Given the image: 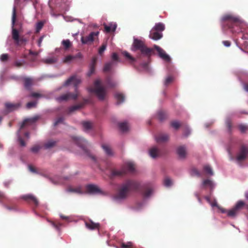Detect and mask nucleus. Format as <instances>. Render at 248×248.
Masks as SVG:
<instances>
[{"mask_svg": "<svg viewBox=\"0 0 248 248\" xmlns=\"http://www.w3.org/2000/svg\"><path fill=\"white\" fill-rule=\"evenodd\" d=\"M56 141L49 140L44 144V147L45 149H51L56 145Z\"/></svg>", "mask_w": 248, "mask_h": 248, "instance_id": "nucleus-31", "label": "nucleus"}, {"mask_svg": "<svg viewBox=\"0 0 248 248\" xmlns=\"http://www.w3.org/2000/svg\"><path fill=\"white\" fill-rule=\"evenodd\" d=\"M81 79L79 78H77V76L75 75L70 77L65 81L64 83V86H68L71 82H73L74 85L75 87V93H72L68 92L66 93L62 94L61 95L57 97L56 98V100L59 102L66 101L69 100H77L78 96H79V93L78 91V86L81 83Z\"/></svg>", "mask_w": 248, "mask_h": 248, "instance_id": "nucleus-2", "label": "nucleus"}, {"mask_svg": "<svg viewBox=\"0 0 248 248\" xmlns=\"http://www.w3.org/2000/svg\"><path fill=\"white\" fill-rule=\"evenodd\" d=\"M88 91L90 93H95L99 100H104L107 95V91L106 89L102 86L101 81L99 79H96L94 82L93 87H89Z\"/></svg>", "mask_w": 248, "mask_h": 248, "instance_id": "nucleus-6", "label": "nucleus"}, {"mask_svg": "<svg viewBox=\"0 0 248 248\" xmlns=\"http://www.w3.org/2000/svg\"><path fill=\"white\" fill-rule=\"evenodd\" d=\"M64 118L63 117H60L57 118L54 123V125L56 126L60 124H63Z\"/></svg>", "mask_w": 248, "mask_h": 248, "instance_id": "nucleus-48", "label": "nucleus"}, {"mask_svg": "<svg viewBox=\"0 0 248 248\" xmlns=\"http://www.w3.org/2000/svg\"><path fill=\"white\" fill-rule=\"evenodd\" d=\"M112 59L114 61L118 60V56L116 53H113L112 55Z\"/></svg>", "mask_w": 248, "mask_h": 248, "instance_id": "nucleus-63", "label": "nucleus"}, {"mask_svg": "<svg viewBox=\"0 0 248 248\" xmlns=\"http://www.w3.org/2000/svg\"><path fill=\"white\" fill-rule=\"evenodd\" d=\"M132 246V243L131 242H128L127 244H124L123 243L122 244V248H131Z\"/></svg>", "mask_w": 248, "mask_h": 248, "instance_id": "nucleus-58", "label": "nucleus"}, {"mask_svg": "<svg viewBox=\"0 0 248 248\" xmlns=\"http://www.w3.org/2000/svg\"><path fill=\"white\" fill-rule=\"evenodd\" d=\"M126 171L124 170H112L111 171V175L112 177L115 176H122L125 175Z\"/></svg>", "mask_w": 248, "mask_h": 248, "instance_id": "nucleus-23", "label": "nucleus"}, {"mask_svg": "<svg viewBox=\"0 0 248 248\" xmlns=\"http://www.w3.org/2000/svg\"><path fill=\"white\" fill-rule=\"evenodd\" d=\"M60 217L63 219V220H68L69 219V217H68V216H64L62 214H61L60 215Z\"/></svg>", "mask_w": 248, "mask_h": 248, "instance_id": "nucleus-64", "label": "nucleus"}, {"mask_svg": "<svg viewBox=\"0 0 248 248\" xmlns=\"http://www.w3.org/2000/svg\"><path fill=\"white\" fill-rule=\"evenodd\" d=\"M9 58V55L8 54H2L0 56V61L1 62H4L7 61Z\"/></svg>", "mask_w": 248, "mask_h": 248, "instance_id": "nucleus-53", "label": "nucleus"}, {"mask_svg": "<svg viewBox=\"0 0 248 248\" xmlns=\"http://www.w3.org/2000/svg\"><path fill=\"white\" fill-rule=\"evenodd\" d=\"M170 125L176 130H177L181 126V124L177 121H173L171 122Z\"/></svg>", "mask_w": 248, "mask_h": 248, "instance_id": "nucleus-42", "label": "nucleus"}, {"mask_svg": "<svg viewBox=\"0 0 248 248\" xmlns=\"http://www.w3.org/2000/svg\"><path fill=\"white\" fill-rule=\"evenodd\" d=\"M73 60H74V56L69 55L65 57L63 62L64 63H69Z\"/></svg>", "mask_w": 248, "mask_h": 248, "instance_id": "nucleus-47", "label": "nucleus"}, {"mask_svg": "<svg viewBox=\"0 0 248 248\" xmlns=\"http://www.w3.org/2000/svg\"><path fill=\"white\" fill-rule=\"evenodd\" d=\"M154 47L157 51L158 56L160 58L167 62H170L171 61L170 57L164 49L156 45H154Z\"/></svg>", "mask_w": 248, "mask_h": 248, "instance_id": "nucleus-12", "label": "nucleus"}, {"mask_svg": "<svg viewBox=\"0 0 248 248\" xmlns=\"http://www.w3.org/2000/svg\"><path fill=\"white\" fill-rule=\"evenodd\" d=\"M14 65L16 67H20L23 65V63L20 62L16 61L14 63Z\"/></svg>", "mask_w": 248, "mask_h": 248, "instance_id": "nucleus-60", "label": "nucleus"}, {"mask_svg": "<svg viewBox=\"0 0 248 248\" xmlns=\"http://www.w3.org/2000/svg\"><path fill=\"white\" fill-rule=\"evenodd\" d=\"M212 207H216L222 213H227L230 217H234L238 212L245 206V202H237L235 206L231 210L227 211L225 209L218 205L217 202H210Z\"/></svg>", "mask_w": 248, "mask_h": 248, "instance_id": "nucleus-5", "label": "nucleus"}, {"mask_svg": "<svg viewBox=\"0 0 248 248\" xmlns=\"http://www.w3.org/2000/svg\"><path fill=\"white\" fill-rule=\"evenodd\" d=\"M203 185L204 186H209L211 189H213L215 186V185L213 182L209 179H206L203 181Z\"/></svg>", "mask_w": 248, "mask_h": 248, "instance_id": "nucleus-36", "label": "nucleus"}, {"mask_svg": "<svg viewBox=\"0 0 248 248\" xmlns=\"http://www.w3.org/2000/svg\"><path fill=\"white\" fill-rule=\"evenodd\" d=\"M125 168L129 172H133L135 170L134 164L131 162H128L125 164Z\"/></svg>", "mask_w": 248, "mask_h": 248, "instance_id": "nucleus-39", "label": "nucleus"}, {"mask_svg": "<svg viewBox=\"0 0 248 248\" xmlns=\"http://www.w3.org/2000/svg\"><path fill=\"white\" fill-rule=\"evenodd\" d=\"M150 155L152 158H156L161 155V152L156 147H153L149 150Z\"/></svg>", "mask_w": 248, "mask_h": 248, "instance_id": "nucleus-17", "label": "nucleus"}, {"mask_svg": "<svg viewBox=\"0 0 248 248\" xmlns=\"http://www.w3.org/2000/svg\"><path fill=\"white\" fill-rule=\"evenodd\" d=\"M96 63V58H93L89 66V71L87 73V76L90 77L95 72V65Z\"/></svg>", "mask_w": 248, "mask_h": 248, "instance_id": "nucleus-18", "label": "nucleus"}, {"mask_svg": "<svg viewBox=\"0 0 248 248\" xmlns=\"http://www.w3.org/2000/svg\"><path fill=\"white\" fill-rule=\"evenodd\" d=\"M124 55L131 62H134L136 61V59L130 55V54L127 51H124L123 53Z\"/></svg>", "mask_w": 248, "mask_h": 248, "instance_id": "nucleus-41", "label": "nucleus"}, {"mask_svg": "<svg viewBox=\"0 0 248 248\" xmlns=\"http://www.w3.org/2000/svg\"><path fill=\"white\" fill-rule=\"evenodd\" d=\"M203 170L205 171V172L210 175L212 176L214 175V172L213 171V170L210 166L208 165H206L203 166Z\"/></svg>", "mask_w": 248, "mask_h": 248, "instance_id": "nucleus-33", "label": "nucleus"}, {"mask_svg": "<svg viewBox=\"0 0 248 248\" xmlns=\"http://www.w3.org/2000/svg\"><path fill=\"white\" fill-rule=\"evenodd\" d=\"M191 174L192 175H196L198 177L201 176V173L196 168H193L191 170Z\"/></svg>", "mask_w": 248, "mask_h": 248, "instance_id": "nucleus-50", "label": "nucleus"}, {"mask_svg": "<svg viewBox=\"0 0 248 248\" xmlns=\"http://www.w3.org/2000/svg\"><path fill=\"white\" fill-rule=\"evenodd\" d=\"M222 28L224 30L230 29L233 33H239L241 32V21L237 17L231 15H225L221 19Z\"/></svg>", "mask_w": 248, "mask_h": 248, "instance_id": "nucleus-1", "label": "nucleus"}, {"mask_svg": "<svg viewBox=\"0 0 248 248\" xmlns=\"http://www.w3.org/2000/svg\"><path fill=\"white\" fill-rule=\"evenodd\" d=\"M84 105L83 103H81L78 105L71 106L68 108V113H71L76 110H78L81 108Z\"/></svg>", "mask_w": 248, "mask_h": 248, "instance_id": "nucleus-27", "label": "nucleus"}, {"mask_svg": "<svg viewBox=\"0 0 248 248\" xmlns=\"http://www.w3.org/2000/svg\"><path fill=\"white\" fill-rule=\"evenodd\" d=\"M85 192L91 195H107L108 193L93 184H89L85 186Z\"/></svg>", "mask_w": 248, "mask_h": 248, "instance_id": "nucleus-8", "label": "nucleus"}, {"mask_svg": "<svg viewBox=\"0 0 248 248\" xmlns=\"http://www.w3.org/2000/svg\"><path fill=\"white\" fill-rule=\"evenodd\" d=\"M36 104L37 102L36 101L29 102L27 104L26 107L30 109L32 108L35 107L36 106Z\"/></svg>", "mask_w": 248, "mask_h": 248, "instance_id": "nucleus-49", "label": "nucleus"}, {"mask_svg": "<svg viewBox=\"0 0 248 248\" xmlns=\"http://www.w3.org/2000/svg\"><path fill=\"white\" fill-rule=\"evenodd\" d=\"M28 168H29V170L31 172H33V173H37V171L36 170V169L34 167H33L32 166L29 165Z\"/></svg>", "mask_w": 248, "mask_h": 248, "instance_id": "nucleus-61", "label": "nucleus"}, {"mask_svg": "<svg viewBox=\"0 0 248 248\" xmlns=\"http://www.w3.org/2000/svg\"><path fill=\"white\" fill-rule=\"evenodd\" d=\"M190 131L188 127L186 126L185 128L184 135L185 136L187 137L190 134Z\"/></svg>", "mask_w": 248, "mask_h": 248, "instance_id": "nucleus-59", "label": "nucleus"}, {"mask_svg": "<svg viewBox=\"0 0 248 248\" xmlns=\"http://www.w3.org/2000/svg\"><path fill=\"white\" fill-rule=\"evenodd\" d=\"M82 124L85 131L91 129L93 127V123L90 122H83Z\"/></svg>", "mask_w": 248, "mask_h": 248, "instance_id": "nucleus-34", "label": "nucleus"}, {"mask_svg": "<svg viewBox=\"0 0 248 248\" xmlns=\"http://www.w3.org/2000/svg\"><path fill=\"white\" fill-rule=\"evenodd\" d=\"M238 127L242 133H245L248 129V127L244 124H240Z\"/></svg>", "mask_w": 248, "mask_h": 248, "instance_id": "nucleus-55", "label": "nucleus"}, {"mask_svg": "<svg viewBox=\"0 0 248 248\" xmlns=\"http://www.w3.org/2000/svg\"><path fill=\"white\" fill-rule=\"evenodd\" d=\"M20 199L29 202H38L36 197L31 194L23 195L20 197Z\"/></svg>", "mask_w": 248, "mask_h": 248, "instance_id": "nucleus-19", "label": "nucleus"}, {"mask_svg": "<svg viewBox=\"0 0 248 248\" xmlns=\"http://www.w3.org/2000/svg\"><path fill=\"white\" fill-rule=\"evenodd\" d=\"M131 50L134 52L140 51L137 55L138 58H141L142 57L150 58L154 52L153 48L148 47L143 41L138 38H134Z\"/></svg>", "mask_w": 248, "mask_h": 248, "instance_id": "nucleus-4", "label": "nucleus"}, {"mask_svg": "<svg viewBox=\"0 0 248 248\" xmlns=\"http://www.w3.org/2000/svg\"><path fill=\"white\" fill-rule=\"evenodd\" d=\"M43 62L47 64H52L56 63L58 61V59L56 57H52L43 60Z\"/></svg>", "mask_w": 248, "mask_h": 248, "instance_id": "nucleus-26", "label": "nucleus"}, {"mask_svg": "<svg viewBox=\"0 0 248 248\" xmlns=\"http://www.w3.org/2000/svg\"><path fill=\"white\" fill-rule=\"evenodd\" d=\"M173 80V78L171 76H169L168 77L164 82V84L165 86H168L169 84H170L172 82Z\"/></svg>", "mask_w": 248, "mask_h": 248, "instance_id": "nucleus-46", "label": "nucleus"}, {"mask_svg": "<svg viewBox=\"0 0 248 248\" xmlns=\"http://www.w3.org/2000/svg\"><path fill=\"white\" fill-rule=\"evenodd\" d=\"M163 36V34L161 32H159V31H155V30H153L152 29L150 31L149 37L150 38L154 40H158L161 39Z\"/></svg>", "mask_w": 248, "mask_h": 248, "instance_id": "nucleus-16", "label": "nucleus"}, {"mask_svg": "<svg viewBox=\"0 0 248 248\" xmlns=\"http://www.w3.org/2000/svg\"><path fill=\"white\" fill-rule=\"evenodd\" d=\"M164 184L166 186H170L172 185L171 180L169 178H166L164 181Z\"/></svg>", "mask_w": 248, "mask_h": 248, "instance_id": "nucleus-51", "label": "nucleus"}, {"mask_svg": "<svg viewBox=\"0 0 248 248\" xmlns=\"http://www.w3.org/2000/svg\"><path fill=\"white\" fill-rule=\"evenodd\" d=\"M86 227L91 230H93L95 229L99 230L100 227V224L98 223H94L92 220L90 219L88 221L85 222Z\"/></svg>", "mask_w": 248, "mask_h": 248, "instance_id": "nucleus-15", "label": "nucleus"}, {"mask_svg": "<svg viewBox=\"0 0 248 248\" xmlns=\"http://www.w3.org/2000/svg\"><path fill=\"white\" fill-rule=\"evenodd\" d=\"M44 26V22L42 21L38 22L36 25V32H39Z\"/></svg>", "mask_w": 248, "mask_h": 248, "instance_id": "nucleus-45", "label": "nucleus"}, {"mask_svg": "<svg viewBox=\"0 0 248 248\" xmlns=\"http://www.w3.org/2000/svg\"><path fill=\"white\" fill-rule=\"evenodd\" d=\"M62 44L66 50L69 49L72 46V43L68 39L63 40L62 42Z\"/></svg>", "mask_w": 248, "mask_h": 248, "instance_id": "nucleus-37", "label": "nucleus"}, {"mask_svg": "<svg viewBox=\"0 0 248 248\" xmlns=\"http://www.w3.org/2000/svg\"><path fill=\"white\" fill-rule=\"evenodd\" d=\"M40 118V116L36 115L31 118H27L23 121V122H22V123L20 126V129L17 132V140H18V141L19 142V143L21 146L25 147L26 145V142L23 140V139L22 138V137L19 135V132H20L21 129L23 128L27 125H31V124H32L35 123Z\"/></svg>", "mask_w": 248, "mask_h": 248, "instance_id": "nucleus-7", "label": "nucleus"}, {"mask_svg": "<svg viewBox=\"0 0 248 248\" xmlns=\"http://www.w3.org/2000/svg\"><path fill=\"white\" fill-rule=\"evenodd\" d=\"M117 83L116 82L111 80L110 79H108L107 81V85L108 87L113 88L117 86Z\"/></svg>", "mask_w": 248, "mask_h": 248, "instance_id": "nucleus-44", "label": "nucleus"}, {"mask_svg": "<svg viewBox=\"0 0 248 248\" xmlns=\"http://www.w3.org/2000/svg\"><path fill=\"white\" fill-rule=\"evenodd\" d=\"M27 41V40L26 38L24 37V36H21L19 37L18 41H17L16 44L17 45H22L25 44Z\"/></svg>", "mask_w": 248, "mask_h": 248, "instance_id": "nucleus-43", "label": "nucleus"}, {"mask_svg": "<svg viewBox=\"0 0 248 248\" xmlns=\"http://www.w3.org/2000/svg\"><path fill=\"white\" fill-rule=\"evenodd\" d=\"M157 117L160 121H162L166 118L167 115L164 112L160 111L157 113Z\"/></svg>", "mask_w": 248, "mask_h": 248, "instance_id": "nucleus-40", "label": "nucleus"}, {"mask_svg": "<svg viewBox=\"0 0 248 248\" xmlns=\"http://www.w3.org/2000/svg\"><path fill=\"white\" fill-rule=\"evenodd\" d=\"M98 34V31H92L88 36H82L81 41L83 44H91L94 41V37L97 36Z\"/></svg>", "mask_w": 248, "mask_h": 248, "instance_id": "nucleus-11", "label": "nucleus"}, {"mask_svg": "<svg viewBox=\"0 0 248 248\" xmlns=\"http://www.w3.org/2000/svg\"><path fill=\"white\" fill-rule=\"evenodd\" d=\"M32 79L30 78H25L24 79V86L27 90H30L32 85Z\"/></svg>", "mask_w": 248, "mask_h": 248, "instance_id": "nucleus-24", "label": "nucleus"}, {"mask_svg": "<svg viewBox=\"0 0 248 248\" xmlns=\"http://www.w3.org/2000/svg\"><path fill=\"white\" fill-rule=\"evenodd\" d=\"M248 153V149L245 145H242L240 149V152L236 156V160L238 161L245 160Z\"/></svg>", "mask_w": 248, "mask_h": 248, "instance_id": "nucleus-13", "label": "nucleus"}, {"mask_svg": "<svg viewBox=\"0 0 248 248\" xmlns=\"http://www.w3.org/2000/svg\"><path fill=\"white\" fill-rule=\"evenodd\" d=\"M104 26L105 31L107 33H109L111 31H114L117 27L116 24L112 23H110L108 25L104 24Z\"/></svg>", "mask_w": 248, "mask_h": 248, "instance_id": "nucleus-25", "label": "nucleus"}, {"mask_svg": "<svg viewBox=\"0 0 248 248\" xmlns=\"http://www.w3.org/2000/svg\"><path fill=\"white\" fill-rule=\"evenodd\" d=\"M223 44L227 47H229L231 46V43L229 41H223L222 42Z\"/></svg>", "mask_w": 248, "mask_h": 248, "instance_id": "nucleus-62", "label": "nucleus"}, {"mask_svg": "<svg viewBox=\"0 0 248 248\" xmlns=\"http://www.w3.org/2000/svg\"><path fill=\"white\" fill-rule=\"evenodd\" d=\"M72 140L74 143L81 148L83 151L86 153L88 152L87 145L88 143L86 140L79 137H73Z\"/></svg>", "mask_w": 248, "mask_h": 248, "instance_id": "nucleus-10", "label": "nucleus"}, {"mask_svg": "<svg viewBox=\"0 0 248 248\" xmlns=\"http://www.w3.org/2000/svg\"><path fill=\"white\" fill-rule=\"evenodd\" d=\"M107 47V44H103L101 47L99 48L98 50V53L100 55H102V54L104 52L105 50L106 49Z\"/></svg>", "mask_w": 248, "mask_h": 248, "instance_id": "nucleus-54", "label": "nucleus"}, {"mask_svg": "<svg viewBox=\"0 0 248 248\" xmlns=\"http://www.w3.org/2000/svg\"><path fill=\"white\" fill-rule=\"evenodd\" d=\"M153 189L152 187H148L143 192V196L145 198H148L151 196L153 193Z\"/></svg>", "mask_w": 248, "mask_h": 248, "instance_id": "nucleus-32", "label": "nucleus"}, {"mask_svg": "<svg viewBox=\"0 0 248 248\" xmlns=\"http://www.w3.org/2000/svg\"><path fill=\"white\" fill-rule=\"evenodd\" d=\"M67 191L71 192H74L78 194H83L84 193L81 186H78L76 187H72L69 186L67 188Z\"/></svg>", "mask_w": 248, "mask_h": 248, "instance_id": "nucleus-22", "label": "nucleus"}, {"mask_svg": "<svg viewBox=\"0 0 248 248\" xmlns=\"http://www.w3.org/2000/svg\"><path fill=\"white\" fill-rule=\"evenodd\" d=\"M226 125L227 127L228 128L229 131L231 130L232 124V122L230 119H228L226 121Z\"/></svg>", "mask_w": 248, "mask_h": 248, "instance_id": "nucleus-56", "label": "nucleus"}, {"mask_svg": "<svg viewBox=\"0 0 248 248\" xmlns=\"http://www.w3.org/2000/svg\"><path fill=\"white\" fill-rule=\"evenodd\" d=\"M5 107L6 109L9 111H12L16 109L19 107V104H13L11 103H6L5 104Z\"/></svg>", "mask_w": 248, "mask_h": 248, "instance_id": "nucleus-21", "label": "nucleus"}, {"mask_svg": "<svg viewBox=\"0 0 248 248\" xmlns=\"http://www.w3.org/2000/svg\"><path fill=\"white\" fill-rule=\"evenodd\" d=\"M170 136L167 134H159L155 137V140L157 143L165 142L169 140Z\"/></svg>", "mask_w": 248, "mask_h": 248, "instance_id": "nucleus-14", "label": "nucleus"}, {"mask_svg": "<svg viewBox=\"0 0 248 248\" xmlns=\"http://www.w3.org/2000/svg\"><path fill=\"white\" fill-rule=\"evenodd\" d=\"M153 30L157 31H162L165 30V25L161 22L157 23L155 24V26L152 28Z\"/></svg>", "mask_w": 248, "mask_h": 248, "instance_id": "nucleus-28", "label": "nucleus"}, {"mask_svg": "<svg viewBox=\"0 0 248 248\" xmlns=\"http://www.w3.org/2000/svg\"><path fill=\"white\" fill-rule=\"evenodd\" d=\"M41 147L40 146L35 145L31 149V151L33 153H36L39 151Z\"/></svg>", "mask_w": 248, "mask_h": 248, "instance_id": "nucleus-52", "label": "nucleus"}, {"mask_svg": "<svg viewBox=\"0 0 248 248\" xmlns=\"http://www.w3.org/2000/svg\"><path fill=\"white\" fill-rule=\"evenodd\" d=\"M177 153L180 158H185L186 155V147L184 146L179 147L177 149Z\"/></svg>", "mask_w": 248, "mask_h": 248, "instance_id": "nucleus-20", "label": "nucleus"}, {"mask_svg": "<svg viewBox=\"0 0 248 248\" xmlns=\"http://www.w3.org/2000/svg\"><path fill=\"white\" fill-rule=\"evenodd\" d=\"M102 147L108 155L112 156L113 155V153L111 148L108 145L102 144Z\"/></svg>", "mask_w": 248, "mask_h": 248, "instance_id": "nucleus-29", "label": "nucleus"}, {"mask_svg": "<svg viewBox=\"0 0 248 248\" xmlns=\"http://www.w3.org/2000/svg\"><path fill=\"white\" fill-rule=\"evenodd\" d=\"M29 96L34 98H39L42 97L43 95L37 93H32L30 94Z\"/></svg>", "mask_w": 248, "mask_h": 248, "instance_id": "nucleus-57", "label": "nucleus"}, {"mask_svg": "<svg viewBox=\"0 0 248 248\" xmlns=\"http://www.w3.org/2000/svg\"><path fill=\"white\" fill-rule=\"evenodd\" d=\"M16 7H14L13 9V13H12V36L13 39L15 41V43L18 41L19 36V31L16 28H14V26L15 24L16 20Z\"/></svg>", "mask_w": 248, "mask_h": 248, "instance_id": "nucleus-9", "label": "nucleus"}, {"mask_svg": "<svg viewBox=\"0 0 248 248\" xmlns=\"http://www.w3.org/2000/svg\"><path fill=\"white\" fill-rule=\"evenodd\" d=\"M119 127L123 132H126L128 129V124L126 122L121 123L119 124Z\"/></svg>", "mask_w": 248, "mask_h": 248, "instance_id": "nucleus-35", "label": "nucleus"}, {"mask_svg": "<svg viewBox=\"0 0 248 248\" xmlns=\"http://www.w3.org/2000/svg\"><path fill=\"white\" fill-rule=\"evenodd\" d=\"M140 186V184L139 182L133 180H128L119 189L115 195V198L118 200L124 199L130 192L138 191Z\"/></svg>", "mask_w": 248, "mask_h": 248, "instance_id": "nucleus-3", "label": "nucleus"}, {"mask_svg": "<svg viewBox=\"0 0 248 248\" xmlns=\"http://www.w3.org/2000/svg\"><path fill=\"white\" fill-rule=\"evenodd\" d=\"M113 64V62H110L106 63L104 65V68H103V71L104 72H107L111 70Z\"/></svg>", "mask_w": 248, "mask_h": 248, "instance_id": "nucleus-38", "label": "nucleus"}, {"mask_svg": "<svg viewBox=\"0 0 248 248\" xmlns=\"http://www.w3.org/2000/svg\"><path fill=\"white\" fill-rule=\"evenodd\" d=\"M115 97L117 101V105H119L120 104L124 102V96L122 93H116L115 94Z\"/></svg>", "mask_w": 248, "mask_h": 248, "instance_id": "nucleus-30", "label": "nucleus"}]
</instances>
